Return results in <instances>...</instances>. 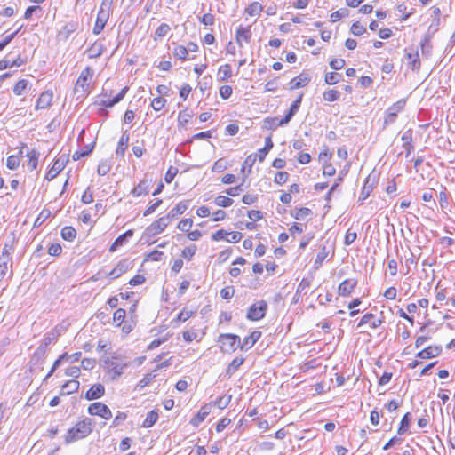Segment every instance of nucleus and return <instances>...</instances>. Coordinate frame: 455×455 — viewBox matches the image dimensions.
Instances as JSON below:
<instances>
[{
  "mask_svg": "<svg viewBox=\"0 0 455 455\" xmlns=\"http://www.w3.org/2000/svg\"><path fill=\"white\" fill-rule=\"evenodd\" d=\"M92 419L89 418L77 422L75 427L68 431L65 437L66 443L76 442L89 435L92 431Z\"/></svg>",
  "mask_w": 455,
  "mask_h": 455,
  "instance_id": "obj_1",
  "label": "nucleus"
},
{
  "mask_svg": "<svg viewBox=\"0 0 455 455\" xmlns=\"http://www.w3.org/2000/svg\"><path fill=\"white\" fill-rule=\"evenodd\" d=\"M112 4L113 0H102L101 4L100 6V10L97 14L95 25L92 29V33L94 35L100 34L101 31L104 29L105 25L108 22L110 16Z\"/></svg>",
  "mask_w": 455,
  "mask_h": 455,
  "instance_id": "obj_2",
  "label": "nucleus"
},
{
  "mask_svg": "<svg viewBox=\"0 0 455 455\" xmlns=\"http://www.w3.org/2000/svg\"><path fill=\"white\" fill-rule=\"evenodd\" d=\"M104 363L108 371L113 374L112 379H118L128 366V363H124L116 356L107 358Z\"/></svg>",
  "mask_w": 455,
  "mask_h": 455,
  "instance_id": "obj_3",
  "label": "nucleus"
},
{
  "mask_svg": "<svg viewBox=\"0 0 455 455\" xmlns=\"http://www.w3.org/2000/svg\"><path fill=\"white\" fill-rule=\"evenodd\" d=\"M267 310V303L259 300L253 303L248 309L246 317L251 321H259L265 317Z\"/></svg>",
  "mask_w": 455,
  "mask_h": 455,
  "instance_id": "obj_4",
  "label": "nucleus"
},
{
  "mask_svg": "<svg viewBox=\"0 0 455 455\" xmlns=\"http://www.w3.org/2000/svg\"><path fill=\"white\" fill-rule=\"evenodd\" d=\"M219 342L221 343L222 349L227 351H235L240 347V337L235 334H220L219 337Z\"/></svg>",
  "mask_w": 455,
  "mask_h": 455,
  "instance_id": "obj_5",
  "label": "nucleus"
},
{
  "mask_svg": "<svg viewBox=\"0 0 455 455\" xmlns=\"http://www.w3.org/2000/svg\"><path fill=\"white\" fill-rule=\"evenodd\" d=\"M406 100H399L395 103H394L391 107H389L385 115L384 124L387 125L395 121L398 113H400L405 107Z\"/></svg>",
  "mask_w": 455,
  "mask_h": 455,
  "instance_id": "obj_6",
  "label": "nucleus"
},
{
  "mask_svg": "<svg viewBox=\"0 0 455 455\" xmlns=\"http://www.w3.org/2000/svg\"><path fill=\"white\" fill-rule=\"evenodd\" d=\"M88 412L93 416H99L102 419H108L112 417L110 409L102 403H93L90 404Z\"/></svg>",
  "mask_w": 455,
  "mask_h": 455,
  "instance_id": "obj_7",
  "label": "nucleus"
},
{
  "mask_svg": "<svg viewBox=\"0 0 455 455\" xmlns=\"http://www.w3.org/2000/svg\"><path fill=\"white\" fill-rule=\"evenodd\" d=\"M92 76H93L92 68H91L90 67H86L84 69L82 70V72L76 83V89L78 90V88H82V90L84 92L86 91Z\"/></svg>",
  "mask_w": 455,
  "mask_h": 455,
  "instance_id": "obj_8",
  "label": "nucleus"
},
{
  "mask_svg": "<svg viewBox=\"0 0 455 455\" xmlns=\"http://www.w3.org/2000/svg\"><path fill=\"white\" fill-rule=\"evenodd\" d=\"M170 222L166 216H163L151 223V225L147 228V232L152 235L161 234L168 227Z\"/></svg>",
  "mask_w": 455,
  "mask_h": 455,
  "instance_id": "obj_9",
  "label": "nucleus"
},
{
  "mask_svg": "<svg viewBox=\"0 0 455 455\" xmlns=\"http://www.w3.org/2000/svg\"><path fill=\"white\" fill-rule=\"evenodd\" d=\"M67 162L68 158L64 155L60 156L55 160L52 168L47 172L45 179L48 180L54 179L64 169Z\"/></svg>",
  "mask_w": 455,
  "mask_h": 455,
  "instance_id": "obj_10",
  "label": "nucleus"
},
{
  "mask_svg": "<svg viewBox=\"0 0 455 455\" xmlns=\"http://www.w3.org/2000/svg\"><path fill=\"white\" fill-rule=\"evenodd\" d=\"M357 285V280L348 278L344 280L338 287V293L342 297H348Z\"/></svg>",
  "mask_w": 455,
  "mask_h": 455,
  "instance_id": "obj_11",
  "label": "nucleus"
},
{
  "mask_svg": "<svg viewBox=\"0 0 455 455\" xmlns=\"http://www.w3.org/2000/svg\"><path fill=\"white\" fill-rule=\"evenodd\" d=\"M130 268V262L127 259L121 260L117 265L108 273V276L114 280L120 277L123 274L126 273Z\"/></svg>",
  "mask_w": 455,
  "mask_h": 455,
  "instance_id": "obj_12",
  "label": "nucleus"
},
{
  "mask_svg": "<svg viewBox=\"0 0 455 455\" xmlns=\"http://www.w3.org/2000/svg\"><path fill=\"white\" fill-rule=\"evenodd\" d=\"M211 412V404H205L200 408L198 412L191 419L190 424L198 427Z\"/></svg>",
  "mask_w": 455,
  "mask_h": 455,
  "instance_id": "obj_13",
  "label": "nucleus"
},
{
  "mask_svg": "<svg viewBox=\"0 0 455 455\" xmlns=\"http://www.w3.org/2000/svg\"><path fill=\"white\" fill-rule=\"evenodd\" d=\"M442 353L441 346H429L417 354L421 359H430L438 356Z\"/></svg>",
  "mask_w": 455,
  "mask_h": 455,
  "instance_id": "obj_14",
  "label": "nucleus"
},
{
  "mask_svg": "<svg viewBox=\"0 0 455 455\" xmlns=\"http://www.w3.org/2000/svg\"><path fill=\"white\" fill-rule=\"evenodd\" d=\"M251 37V28H243V26H240L236 30L235 35V41L237 44L242 47L243 42L249 43Z\"/></svg>",
  "mask_w": 455,
  "mask_h": 455,
  "instance_id": "obj_15",
  "label": "nucleus"
},
{
  "mask_svg": "<svg viewBox=\"0 0 455 455\" xmlns=\"http://www.w3.org/2000/svg\"><path fill=\"white\" fill-rule=\"evenodd\" d=\"M105 387L101 384L93 385L85 394V399L88 401L96 400L104 395Z\"/></svg>",
  "mask_w": 455,
  "mask_h": 455,
  "instance_id": "obj_16",
  "label": "nucleus"
},
{
  "mask_svg": "<svg viewBox=\"0 0 455 455\" xmlns=\"http://www.w3.org/2000/svg\"><path fill=\"white\" fill-rule=\"evenodd\" d=\"M261 337V332L255 331H252L250 335L246 336L243 342L240 343V347L242 350H248L251 348Z\"/></svg>",
  "mask_w": 455,
  "mask_h": 455,
  "instance_id": "obj_17",
  "label": "nucleus"
},
{
  "mask_svg": "<svg viewBox=\"0 0 455 455\" xmlns=\"http://www.w3.org/2000/svg\"><path fill=\"white\" fill-rule=\"evenodd\" d=\"M52 98H53L52 92H48V91L42 92L36 101V109L47 108L49 106H51Z\"/></svg>",
  "mask_w": 455,
  "mask_h": 455,
  "instance_id": "obj_18",
  "label": "nucleus"
},
{
  "mask_svg": "<svg viewBox=\"0 0 455 455\" xmlns=\"http://www.w3.org/2000/svg\"><path fill=\"white\" fill-rule=\"evenodd\" d=\"M403 148L406 151V157H409L411 153L414 150L412 145V131L407 130L402 135Z\"/></svg>",
  "mask_w": 455,
  "mask_h": 455,
  "instance_id": "obj_19",
  "label": "nucleus"
},
{
  "mask_svg": "<svg viewBox=\"0 0 455 455\" xmlns=\"http://www.w3.org/2000/svg\"><path fill=\"white\" fill-rule=\"evenodd\" d=\"M310 82V77L306 74H300L299 76L292 78L290 82L291 90H295L300 87L306 86Z\"/></svg>",
  "mask_w": 455,
  "mask_h": 455,
  "instance_id": "obj_20",
  "label": "nucleus"
},
{
  "mask_svg": "<svg viewBox=\"0 0 455 455\" xmlns=\"http://www.w3.org/2000/svg\"><path fill=\"white\" fill-rule=\"evenodd\" d=\"M367 323H369L372 329H375L382 323V321L380 319H376L373 314L368 313L361 318L357 328H360L363 324Z\"/></svg>",
  "mask_w": 455,
  "mask_h": 455,
  "instance_id": "obj_21",
  "label": "nucleus"
},
{
  "mask_svg": "<svg viewBox=\"0 0 455 455\" xmlns=\"http://www.w3.org/2000/svg\"><path fill=\"white\" fill-rule=\"evenodd\" d=\"M11 256L0 255V282L7 275L9 267H12Z\"/></svg>",
  "mask_w": 455,
  "mask_h": 455,
  "instance_id": "obj_22",
  "label": "nucleus"
},
{
  "mask_svg": "<svg viewBox=\"0 0 455 455\" xmlns=\"http://www.w3.org/2000/svg\"><path fill=\"white\" fill-rule=\"evenodd\" d=\"M105 50L103 44L100 41H95L87 50L88 57L95 59L100 57Z\"/></svg>",
  "mask_w": 455,
  "mask_h": 455,
  "instance_id": "obj_23",
  "label": "nucleus"
},
{
  "mask_svg": "<svg viewBox=\"0 0 455 455\" xmlns=\"http://www.w3.org/2000/svg\"><path fill=\"white\" fill-rule=\"evenodd\" d=\"M188 209V202H180L165 215L170 221L181 215Z\"/></svg>",
  "mask_w": 455,
  "mask_h": 455,
  "instance_id": "obj_24",
  "label": "nucleus"
},
{
  "mask_svg": "<svg viewBox=\"0 0 455 455\" xmlns=\"http://www.w3.org/2000/svg\"><path fill=\"white\" fill-rule=\"evenodd\" d=\"M130 140V135L127 133V132H124L117 144V148L116 150V156L123 157L124 156L125 150L127 149L128 143Z\"/></svg>",
  "mask_w": 455,
  "mask_h": 455,
  "instance_id": "obj_25",
  "label": "nucleus"
},
{
  "mask_svg": "<svg viewBox=\"0 0 455 455\" xmlns=\"http://www.w3.org/2000/svg\"><path fill=\"white\" fill-rule=\"evenodd\" d=\"M60 335V332L57 330V328L53 329L52 331H50L49 333H47L44 336V338L42 340V343L40 344L39 347L47 350L48 346H50L52 343L57 341Z\"/></svg>",
  "mask_w": 455,
  "mask_h": 455,
  "instance_id": "obj_26",
  "label": "nucleus"
},
{
  "mask_svg": "<svg viewBox=\"0 0 455 455\" xmlns=\"http://www.w3.org/2000/svg\"><path fill=\"white\" fill-rule=\"evenodd\" d=\"M133 235L132 230H127L124 234L120 235L112 243L109 248V251L114 252L118 247L124 244L127 238L132 237Z\"/></svg>",
  "mask_w": 455,
  "mask_h": 455,
  "instance_id": "obj_27",
  "label": "nucleus"
},
{
  "mask_svg": "<svg viewBox=\"0 0 455 455\" xmlns=\"http://www.w3.org/2000/svg\"><path fill=\"white\" fill-rule=\"evenodd\" d=\"M149 182L147 180H141L132 191L134 197H139L148 193Z\"/></svg>",
  "mask_w": 455,
  "mask_h": 455,
  "instance_id": "obj_28",
  "label": "nucleus"
},
{
  "mask_svg": "<svg viewBox=\"0 0 455 455\" xmlns=\"http://www.w3.org/2000/svg\"><path fill=\"white\" fill-rule=\"evenodd\" d=\"M79 382L77 380H68L62 387L61 390L63 394L70 395L76 392L79 388Z\"/></svg>",
  "mask_w": 455,
  "mask_h": 455,
  "instance_id": "obj_29",
  "label": "nucleus"
},
{
  "mask_svg": "<svg viewBox=\"0 0 455 455\" xmlns=\"http://www.w3.org/2000/svg\"><path fill=\"white\" fill-rule=\"evenodd\" d=\"M27 156L28 157V166L30 170H35L37 167L39 152L36 149L28 151Z\"/></svg>",
  "mask_w": 455,
  "mask_h": 455,
  "instance_id": "obj_30",
  "label": "nucleus"
},
{
  "mask_svg": "<svg viewBox=\"0 0 455 455\" xmlns=\"http://www.w3.org/2000/svg\"><path fill=\"white\" fill-rule=\"evenodd\" d=\"M76 236V230L70 226H66L61 229V237L68 242H72Z\"/></svg>",
  "mask_w": 455,
  "mask_h": 455,
  "instance_id": "obj_31",
  "label": "nucleus"
},
{
  "mask_svg": "<svg viewBox=\"0 0 455 455\" xmlns=\"http://www.w3.org/2000/svg\"><path fill=\"white\" fill-rule=\"evenodd\" d=\"M433 20L431 25L429 26V30H433L434 32L438 30L440 25V8L436 6H433Z\"/></svg>",
  "mask_w": 455,
  "mask_h": 455,
  "instance_id": "obj_32",
  "label": "nucleus"
},
{
  "mask_svg": "<svg viewBox=\"0 0 455 455\" xmlns=\"http://www.w3.org/2000/svg\"><path fill=\"white\" fill-rule=\"evenodd\" d=\"M158 419V413L156 411H150L142 423V427L145 428L151 427Z\"/></svg>",
  "mask_w": 455,
  "mask_h": 455,
  "instance_id": "obj_33",
  "label": "nucleus"
},
{
  "mask_svg": "<svg viewBox=\"0 0 455 455\" xmlns=\"http://www.w3.org/2000/svg\"><path fill=\"white\" fill-rule=\"evenodd\" d=\"M172 53H173L174 57H176L177 59H180L181 60H186L189 59L188 50L186 49V46H184V45L179 44V45L175 46Z\"/></svg>",
  "mask_w": 455,
  "mask_h": 455,
  "instance_id": "obj_34",
  "label": "nucleus"
},
{
  "mask_svg": "<svg viewBox=\"0 0 455 455\" xmlns=\"http://www.w3.org/2000/svg\"><path fill=\"white\" fill-rule=\"evenodd\" d=\"M408 59L410 61L408 62V66L414 71H419L421 66L419 57L418 52L415 54L408 53Z\"/></svg>",
  "mask_w": 455,
  "mask_h": 455,
  "instance_id": "obj_35",
  "label": "nucleus"
},
{
  "mask_svg": "<svg viewBox=\"0 0 455 455\" xmlns=\"http://www.w3.org/2000/svg\"><path fill=\"white\" fill-rule=\"evenodd\" d=\"M263 6L259 2L251 3L246 9L245 12L250 16H258L262 12Z\"/></svg>",
  "mask_w": 455,
  "mask_h": 455,
  "instance_id": "obj_36",
  "label": "nucleus"
},
{
  "mask_svg": "<svg viewBox=\"0 0 455 455\" xmlns=\"http://www.w3.org/2000/svg\"><path fill=\"white\" fill-rule=\"evenodd\" d=\"M410 420H411V413L407 412L402 418V420L400 422V426L397 430V433L399 435H403L404 433L407 432L409 426H410Z\"/></svg>",
  "mask_w": 455,
  "mask_h": 455,
  "instance_id": "obj_37",
  "label": "nucleus"
},
{
  "mask_svg": "<svg viewBox=\"0 0 455 455\" xmlns=\"http://www.w3.org/2000/svg\"><path fill=\"white\" fill-rule=\"evenodd\" d=\"M171 31V27L166 23H162L155 31L154 40L165 36Z\"/></svg>",
  "mask_w": 455,
  "mask_h": 455,
  "instance_id": "obj_38",
  "label": "nucleus"
},
{
  "mask_svg": "<svg viewBox=\"0 0 455 455\" xmlns=\"http://www.w3.org/2000/svg\"><path fill=\"white\" fill-rule=\"evenodd\" d=\"M243 358L241 357H235L232 360V362L228 364L227 368V374L228 375H233L235 371L243 364Z\"/></svg>",
  "mask_w": 455,
  "mask_h": 455,
  "instance_id": "obj_39",
  "label": "nucleus"
},
{
  "mask_svg": "<svg viewBox=\"0 0 455 455\" xmlns=\"http://www.w3.org/2000/svg\"><path fill=\"white\" fill-rule=\"evenodd\" d=\"M28 82L26 79H20L19 80L15 85L13 86V93L17 96H20L23 94V92L26 91L28 87Z\"/></svg>",
  "mask_w": 455,
  "mask_h": 455,
  "instance_id": "obj_40",
  "label": "nucleus"
},
{
  "mask_svg": "<svg viewBox=\"0 0 455 455\" xmlns=\"http://www.w3.org/2000/svg\"><path fill=\"white\" fill-rule=\"evenodd\" d=\"M219 74L220 75L222 74V76H220L219 81H226V80H228L229 77L232 76L231 66L229 64L222 65L219 68Z\"/></svg>",
  "mask_w": 455,
  "mask_h": 455,
  "instance_id": "obj_41",
  "label": "nucleus"
},
{
  "mask_svg": "<svg viewBox=\"0 0 455 455\" xmlns=\"http://www.w3.org/2000/svg\"><path fill=\"white\" fill-rule=\"evenodd\" d=\"M231 399H232V395H224L220 397H219L214 404L219 408V409H225L226 407H228V405L229 404V403L231 402Z\"/></svg>",
  "mask_w": 455,
  "mask_h": 455,
  "instance_id": "obj_42",
  "label": "nucleus"
},
{
  "mask_svg": "<svg viewBox=\"0 0 455 455\" xmlns=\"http://www.w3.org/2000/svg\"><path fill=\"white\" fill-rule=\"evenodd\" d=\"M342 78V75L335 72H330L325 75V83L328 84H336Z\"/></svg>",
  "mask_w": 455,
  "mask_h": 455,
  "instance_id": "obj_43",
  "label": "nucleus"
},
{
  "mask_svg": "<svg viewBox=\"0 0 455 455\" xmlns=\"http://www.w3.org/2000/svg\"><path fill=\"white\" fill-rule=\"evenodd\" d=\"M233 202H234L233 199L224 196H218L214 199L215 204L218 206H221V207H228V206L232 205Z\"/></svg>",
  "mask_w": 455,
  "mask_h": 455,
  "instance_id": "obj_44",
  "label": "nucleus"
},
{
  "mask_svg": "<svg viewBox=\"0 0 455 455\" xmlns=\"http://www.w3.org/2000/svg\"><path fill=\"white\" fill-rule=\"evenodd\" d=\"M100 97H101V99H100L99 104L105 108H112L114 105H116V103L119 102L116 97H114L112 100L109 98H107L106 93H103Z\"/></svg>",
  "mask_w": 455,
  "mask_h": 455,
  "instance_id": "obj_45",
  "label": "nucleus"
},
{
  "mask_svg": "<svg viewBox=\"0 0 455 455\" xmlns=\"http://www.w3.org/2000/svg\"><path fill=\"white\" fill-rule=\"evenodd\" d=\"M126 315V312L123 308H118L115 311L113 315L114 323H116L117 326H120L122 323L124 321Z\"/></svg>",
  "mask_w": 455,
  "mask_h": 455,
  "instance_id": "obj_46",
  "label": "nucleus"
},
{
  "mask_svg": "<svg viewBox=\"0 0 455 455\" xmlns=\"http://www.w3.org/2000/svg\"><path fill=\"white\" fill-rule=\"evenodd\" d=\"M329 254V251H326V248L323 247L316 255V258L315 259V267L317 268L319 267L320 266H322L323 262L324 261V259L327 258Z\"/></svg>",
  "mask_w": 455,
  "mask_h": 455,
  "instance_id": "obj_47",
  "label": "nucleus"
},
{
  "mask_svg": "<svg viewBox=\"0 0 455 455\" xmlns=\"http://www.w3.org/2000/svg\"><path fill=\"white\" fill-rule=\"evenodd\" d=\"M339 92L334 89H331L323 93V99L330 102L339 100Z\"/></svg>",
  "mask_w": 455,
  "mask_h": 455,
  "instance_id": "obj_48",
  "label": "nucleus"
},
{
  "mask_svg": "<svg viewBox=\"0 0 455 455\" xmlns=\"http://www.w3.org/2000/svg\"><path fill=\"white\" fill-rule=\"evenodd\" d=\"M350 31L355 36H359L366 32V28L359 21H355L352 24Z\"/></svg>",
  "mask_w": 455,
  "mask_h": 455,
  "instance_id": "obj_49",
  "label": "nucleus"
},
{
  "mask_svg": "<svg viewBox=\"0 0 455 455\" xmlns=\"http://www.w3.org/2000/svg\"><path fill=\"white\" fill-rule=\"evenodd\" d=\"M193 226L192 219H183L178 224V228L183 232H188L191 227Z\"/></svg>",
  "mask_w": 455,
  "mask_h": 455,
  "instance_id": "obj_50",
  "label": "nucleus"
},
{
  "mask_svg": "<svg viewBox=\"0 0 455 455\" xmlns=\"http://www.w3.org/2000/svg\"><path fill=\"white\" fill-rule=\"evenodd\" d=\"M19 165H20V159L18 156L12 155L7 157L6 166L10 170H16L19 167Z\"/></svg>",
  "mask_w": 455,
  "mask_h": 455,
  "instance_id": "obj_51",
  "label": "nucleus"
},
{
  "mask_svg": "<svg viewBox=\"0 0 455 455\" xmlns=\"http://www.w3.org/2000/svg\"><path fill=\"white\" fill-rule=\"evenodd\" d=\"M156 377V375L152 374V373H148L146 374L142 379H140L138 384H137V387L136 388L138 389H142L144 388L145 387H147L150 381Z\"/></svg>",
  "mask_w": 455,
  "mask_h": 455,
  "instance_id": "obj_52",
  "label": "nucleus"
},
{
  "mask_svg": "<svg viewBox=\"0 0 455 455\" xmlns=\"http://www.w3.org/2000/svg\"><path fill=\"white\" fill-rule=\"evenodd\" d=\"M166 100L162 97L155 98L151 102V107L156 111H160L165 105Z\"/></svg>",
  "mask_w": 455,
  "mask_h": 455,
  "instance_id": "obj_53",
  "label": "nucleus"
},
{
  "mask_svg": "<svg viewBox=\"0 0 455 455\" xmlns=\"http://www.w3.org/2000/svg\"><path fill=\"white\" fill-rule=\"evenodd\" d=\"M45 354H46V350L44 349L43 347H38L34 355H33V357L31 359V362L33 361H36V363L37 362H42L44 361V357H45Z\"/></svg>",
  "mask_w": 455,
  "mask_h": 455,
  "instance_id": "obj_54",
  "label": "nucleus"
},
{
  "mask_svg": "<svg viewBox=\"0 0 455 455\" xmlns=\"http://www.w3.org/2000/svg\"><path fill=\"white\" fill-rule=\"evenodd\" d=\"M196 251V245L185 247L182 250L181 255L183 258L187 259L188 260H190L193 258V256L195 255Z\"/></svg>",
  "mask_w": 455,
  "mask_h": 455,
  "instance_id": "obj_55",
  "label": "nucleus"
},
{
  "mask_svg": "<svg viewBox=\"0 0 455 455\" xmlns=\"http://www.w3.org/2000/svg\"><path fill=\"white\" fill-rule=\"evenodd\" d=\"M421 45V52L423 55L428 56L431 53L432 45L429 43V38L425 37L424 40L420 43Z\"/></svg>",
  "mask_w": 455,
  "mask_h": 455,
  "instance_id": "obj_56",
  "label": "nucleus"
},
{
  "mask_svg": "<svg viewBox=\"0 0 455 455\" xmlns=\"http://www.w3.org/2000/svg\"><path fill=\"white\" fill-rule=\"evenodd\" d=\"M288 178H289V173L287 172H277L275 176L274 181L276 184L282 185V184H284L288 180Z\"/></svg>",
  "mask_w": 455,
  "mask_h": 455,
  "instance_id": "obj_57",
  "label": "nucleus"
},
{
  "mask_svg": "<svg viewBox=\"0 0 455 455\" xmlns=\"http://www.w3.org/2000/svg\"><path fill=\"white\" fill-rule=\"evenodd\" d=\"M177 173H178V169L176 167H173V166L169 167V169L167 170L165 176H164L165 182L171 183L174 180Z\"/></svg>",
  "mask_w": 455,
  "mask_h": 455,
  "instance_id": "obj_58",
  "label": "nucleus"
},
{
  "mask_svg": "<svg viewBox=\"0 0 455 455\" xmlns=\"http://www.w3.org/2000/svg\"><path fill=\"white\" fill-rule=\"evenodd\" d=\"M233 89L229 85H222L220 88V95L222 99L228 100L232 95Z\"/></svg>",
  "mask_w": 455,
  "mask_h": 455,
  "instance_id": "obj_59",
  "label": "nucleus"
},
{
  "mask_svg": "<svg viewBox=\"0 0 455 455\" xmlns=\"http://www.w3.org/2000/svg\"><path fill=\"white\" fill-rule=\"evenodd\" d=\"M235 294V290L231 286H227L220 290V296L224 299H230Z\"/></svg>",
  "mask_w": 455,
  "mask_h": 455,
  "instance_id": "obj_60",
  "label": "nucleus"
},
{
  "mask_svg": "<svg viewBox=\"0 0 455 455\" xmlns=\"http://www.w3.org/2000/svg\"><path fill=\"white\" fill-rule=\"evenodd\" d=\"M193 314H194V312L191 310L183 309L178 314V315L176 317V321L186 322L188 319H189L193 315Z\"/></svg>",
  "mask_w": 455,
  "mask_h": 455,
  "instance_id": "obj_61",
  "label": "nucleus"
},
{
  "mask_svg": "<svg viewBox=\"0 0 455 455\" xmlns=\"http://www.w3.org/2000/svg\"><path fill=\"white\" fill-rule=\"evenodd\" d=\"M346 61L343 59H333L330 61V67L334 70H339L343 68Z\"/></svg>",
  "mask_w": 455,
  "mask_h": 455,
  "instance_id": "obj_62",
  "label": "nucleus"
},
{
  "mask_svg": "<svg viewBox=\"0 0 455 455\" xmlns=\"http://www.w3.org/2000/svg\"><path fill=\"white\" fill-rule=\"evenodd\" d=\"M278 88V78L275 77L272 80H269L266 84H265V92H275Z\"/></svg>",
  "mask_w": 455,
  "mask_h": 455,
  "instance_id": "obj_63",
  "label": "nucleus"
},
{
  "mask_svg": "<svg viewBox=\"0 0 455 455\" xmlns=\"http://www.w3.org/2000/svg\"><path fill=\"white\" fill-rule=\"evenodd\" d=\"M228 232L224 229H220L212 235V239L214 241L226 240L228 238Z\"/></svg>",
  "mask_w": 455,
  "mask_h": 455,
  "instance_id": "obj_64",
  "label": "nucleus"
}]
</instances>
